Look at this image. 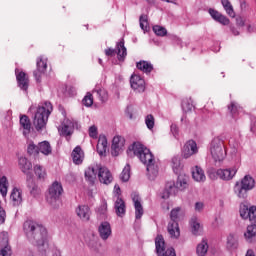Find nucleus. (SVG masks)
Returning a JSON list of instances; mask_svg holds the SVG:
<instances>
[{"label": "nucleus", "mask_w": 256, "mask_h": 256, "mask_svg": "<svg viewBox=\"0 0 256 256\" xmlns=\"http://www.w3.org/2000/svg\"><path fill=\"white\" fill-rule=\"evenodd\" d=\"M82 103L85 107H91V105H93V95L91 93H87L83 98Z\"/></svg>", "instance_id": "nucleus-50"}, {"label": "nucleus", "mask_w": 256, "mask_h": 256, "mask_svg": "<svg viewBox=\"0 0 256 256\" xmlns=\"http://www.w3.org/2000/svg\"><path fill=\"white\" fill-rule=\"evenodd\" d=\"M248 219H249V221H256V207L255 206H252L249 208Z\"/></svg>", "instance_id": "nucleus-52"}, {"label": "nucleus", "mask_w": 256, "mask_h": 256, "mask_svg": "<svg viewBox=\"0 0 256 256\" xmlns=\"http://www.w3.org/2000/svg\"><path fill=\"white\" fill-rule=\"evenodd\" d=\"M172 169L176 175H180L181 171H183V164L181 163L180 156H174L172 158Z\"/></svg>", "instance_id": "nucleus-33"}, {"label": "nucleus", "mask_w": 256, "mask_h": 256, "mask_svg": "<svg viewBox=\"0 0 256 256\" xmlns=\"http://www.w3.org/2000/svg\"><path fill=\"white\" fill-rule=\"evenodd\" d=\"M76 215L81 221H89L91 218V209L87 205H79L76 208Z\"/></svg>", "instance_id": "nucleus-25"}, {"label": "nucleus", "mask_w": 256, "mask_h": 256, "mask_svg": "<svg viewBox=\"0 0 256 256\" xmlns=\"http://www.w3.org/2000/svg\"><path fill=\"white\" fill-rule=\"evenodd\" d=\"M156 253L158 256H177L174 248H165V239L158 235L155 239Z\"/></svg>", "instance_id": "nucleus-10"}, {"label": "nucleus", "mask_w": 256, "mask_h": 256, "mask_svg": "<svg viewBox=\"0 0 256 256\" xmlns=\"http://www.w3.org/2000/svg\"><path fill=\"white\" fill-rule=\"evenodd\" d=\"M240 217H242V219H249V207L246 205L240 207Z\"/></svg>", "instance_id": "nucleus-51"}, {"label": "nucleus", "mask_w": 256, "mask_h": 256, "mask_svg": "<svg viewBox=\"0 0 256 256\" xmlns=\"http://www.w3.org/2000/svg\"><path fill=\"white\" fill-rule=\"evenodd\" d=\"M9 189V181L6 176L0 178V193L2 197H7V191Z\"/></svg>", "instance_id": "nucleus-38"}, {"label": "nucleus", "mask_w": 256, "mask_h": 256, "mask_svg": "<svg viewBox=\"0 0 256 256\" xmlns=\"http://www.w3.org/2000/svg\"><path fill=\"white\" fill-rule=\"evenodd\" d=\"M61 195H63V185L55 181L46 193V202L52 209H59L61 205Z\"/></svg>", "instance_id": "nucleus-5"}, {"label": "nucleus", "mask_w": 256, "mask_h": 256, "mask_svg": "<svg viewBox=\"0 0 256 256\" xmlns=\"http://www.w3.org/2000/svg\"><path fill=\"white\" fill-rule=\"evenodd\" d=\"M0 256H11V246L6 245L0 250Z\"/></svg>", "instance_id": "nucleus-54"}, {"label": "nucleus", "mask_w": 256, "mask_h": 256, "mask_svg": "<svg viewBox=\"0 0 256 256\" xmlns=\"http://www.w3.org/2000/svg\"><path fill=\"white\" fill-rule=\"evenodd\" d=\"M244 237L248 243L253 241V237H256V225L252 224L247 227V231L244 234Z\"/></svg>", "instance_id": "nucleus-36"}, {"label": "nucleus", "mask_w": 256, "mask_h": 256, "mask_svg": "<svg viewBox=\"0 0 256 256\" xmlns=\"http://www.w3.org/2000/svg\"><path fill=\"white\" fill-rule=\"evenodd\" d=\"M28 187L30 189V194L34 197H39V195H41V189L37 184H29Z\"/></svg>", "instance_id": "nucleus-48"}, {"label": "nucleus", "mask_w": 256, "mask_h": 256, "mask_svg": "<svg viewBox=\"0 0 256 256\" xmlns=\"http://www.w3.org/2000/svg\"><path fill=\"white\" fill-rule=\"evenodd\" d=\"M209 251V244L207 240L203 239L196 247V253L198 256H206Z\"/></svg>", "instance_id": "nucleus-34"}, {"label": "nucleus", "mask_w": 256, "mask_h": 256, "mask_svg": "<svg viewBox=\"0 0 256 256\" xmlns=\"http://www.w3.org/2000/svg\"><path fill=\"white\" fill-rule=\"evenodd\" d=\"M236 23L239 27H243V25H245V22L243 21V18H237Z\"/></svg>", "instance_id": "nucleus-59"}, {"label": "nucleus", "mask_w": 256, "mask_h": 256, "mask_svg": "<svg viewBox=\"0 0 256 256\" xmlns=\"http://www.w3.org/2000/svg\"><path fill=\"white\" fill-rule=\"evenodd\" d=\"M221 4L229 17H235V10H233V5L229 0H221Z\"/></svg>", "instance_id": "nucleus-39"}, {"label": "nucleus", "mask_w": 256, "mask_h": 256, "mask_svg": "<svg viewBox=\"0 0 256 256\" xmlns=\"http://www.w3.org/2000/svg\"><path fill=\"white\" fill-rule=\"evenodd\" d=\"M117 197H121V187L116 184L114 186V199H117Z\"/></svg>", "instance_id": "nucleus-56"}, {"label": "nucleus", "mask_w": 256, "mask_h": 256, "mask_svg": "<svg viewBox=\"0 0 256 256\" xmlns=\"http://www.w3.org/2000/svg\"><path fill=\"white\" fill-rule=\"evenodd\" d=\"M226 247L229 251H235L239 247V238L234 234H229Z\"/></svg>", "instance_id": "nucleus-30"}, {"label": "nucleus", "mask_w": 256, "mask_h": 256, "mask_svg": "<svg viewBox=\"0 0 256 256\" xmlns=\"http://www.w3.org/2000/svg\"><path fill=\"white\" fill-rule=\"evenodd\" d=\"M228 109L232 115V117L236 118L239 113H241V106L237 104V102H231L230 105L228 106Z\"/></svg>", "instance_id": "nucleus-41"}, {"label": "nucleus", "mask_w": 256, "mask_h": 256, "mask_svg": "<svg viewBox=\"0 0 256 256\" xmlns=\"http://www.w3.org/2000/svg\"><path fill=\"white\" fill-rule=\"evenodd\" d=\"M132 151L141 163L147 167L148 179H150V181H155L157 175H159V166L155 164V156H153L151 150L145 147V145L135 142L132 145Z\"/></svg>", "instance_id": "nucleus-2"}, {"label": "nucleus", "mask_w": 256, "mask_h": 256, "mask_svg": "<svg viewBox=\"0 0 256 256\" xmlns=\"http://www.w3.org/2000/svg\"><path fill=\"white\" fill-rule=\"evenodd\" d=\"M27 151L29 155H37L39 153V144L35 145L34 142H29Z\"/></svg>", "instance_id": "nucleus-47"}, {"label": "nucleus", "mask_w": 256, "mask_h": 256, "mask_svg": "<svg viewBox=\"0 0 256 256\" xmlns=\"http://www.w3.org/2000/svg\"><path fill=\"white\" fill-rule=\"evenodd\" d=\"M16 79L18 83V87L22 91H27L29 89V78L27 77V74L25 72H20L16 69Z\"/></svg>", "instance_id": "nucleus-21"}, {"label": "nucleus", "mask_w": 256, "mask_h": 256, "mask_svg": "<svg viewBox=\"0 0 256 256\" xmlns=\"http://www.w3.org/2000/svg\"><path fill=\"white\" fill-rule=\"evenodd\" d=\"M164 1L165 3H175L173 0H162Z\"/></svg>", "instance_id": "nucleus-64"}, {"label": "nucleus", "mask_w": 256, "mask_h": 256, "mask_svg": "<svg viewBox=\"0 0 256 256\" xmlns=\"http://www.w3.org/2000/svg\"><path fill=\"white\" fill-rule=\"evenodd\" d=\"M92 93L98 97V99L101 101V103H105L107 101V90L103 88H95Z\"/></svg>", "instance_id": "nucleus-37"}, {"label": "nucleus", "mask_w": 256, "mask_h": 256, "mask_svg": "<svg viewBox=\"0 0 256 256\" xmlns=\"http://www.w3.org/2000/svg\"><path fill=\"white\" fill-rule=\"evenodd\" d=\"M131 88L137 93H143L145 91V80L139 75H132L130 78Z\"/></svg>", "instance_id": "nucleus-14"}, {"label": "nucleus", "mask_w": 256, "mask_h": 256, "mask_svg": "<svg viewBox=\"0 0 256 256\" xmlns=\"http://www.w3.org/2000/svg\"><path fill=\"white\" fill-rule=\"evenodd\" d=\"M170 129H171V133L174 135V137H177V135H179V128L177 127V125L172 124Z\"/></svg>", "instance_id": "nucleus-58"}, {"label": "nucleus", "mask_w": 256, "mask_h": 256, "mask_svg": "<svg viewBox=\"0 0 256 256\" xmlns=\"http://www.w3.org/2000/svg\"><path fill=\"white\" fill-rule=\"evenodd\" d=\"M192 177L194 181H197L198 183H204V181L207 179L205 176V171H203V168L200 166H195L192 168Z\"/></svg>", "instance_id": "nucleus-27"}, {"label": "nucleus", "mask_w": 256, "mask_h": 256, "mask_svg": "<svg viewBox=\"0 0 256 256\" xmlns=\"http://www.w3.org/2000/svg\"><path fill=\"white\" fill-rule=\"evenodd\" d=\"M74 165H81L85 161V152L81 149V146H76L71 154Z\"/></svg>", "instance_id": "nucleus-23"}, {"label": "nucleus", "mask_w": 256, "mask_h": 256, "mask_svg": "<svg viewBox=\"0 0 256 256\" xmlns=\"http://www.w3.org/2000/svg\"><path fill=\"white\" fill-rule=\"evenodd\" d=\"M99 237L102 241H107L109 237L113 234V230H111V224L107 221L102 222L98 227Z\"/></svg>", "instance_id": "nucleus-16"}, {"label": "nucleus", "mask_w": 256, "mask_h": 256, "mask_svg": "<svg viewBox=\"0 0 256 256\" xmlns=\"http://www.w3.org/2000/svg\"><path fill=\"white\" fill-rule=\"evenodd\" d=\"M209 14L211 15L212 19H214V21H217L221 25H229V18L219 13V11L215 9H209Z\"/></svg>", "instance_id": "nucleus-26"}, {"label": "nucleus", "mask_w": 256, "mask_h": 256, "mask_svg": "<svg viewBox=\"0 0 256 256\" xmlns=\"http://www.w3.org/2000/svg\"><path fill=\"white\" fill-rule=\"evenodd\" d=\"M181 208L177 207L170 212V221L168 223V233L172 239H179L181 231L179 230V213Z\"/></svg>", "instance_id": "nucleus-7"}, {"label": "nucleus", "mask_w": 256, "mask_h": 256, "mask_svg": "<svg viewBox=\"0 0 256 256\" xmlns=\"http://www.w3.org/2000/svg\"><path fill=\"white\" fill-rule=\"evenodd\" d=\"M18 165L25 175H29V170L33 169V164L26 157H20L18 160Z\"/></svg>", "instance_id": "nucleus-29"}, {"label": "nucleus", "mask_w": 256, "mask_h": 256, "mask_svg": "<svg viewBox=\"0 0 256 256\" xmlns=\"http://www.w3.org/2000/svg\"><path fill=\"white\" fill-rule=\"evenodd\" d=\"M190 227L193 235H201V231H203V227L201 226V222H199L198 217L191 218Z\"/></svg>", "instance_id": "nucleus-31"}, {"label": "nucleus", "mask_w": 256, "mask_h": 256, "mask_svg": "<svg viewBox=\"0 0 256 256\" xmlns=\"http://www.w3.org/2000/svg\"><path fill=\"white\" fill-rule=\"evenodd\" d=\"M182 111L184 113H189V111H193V103H191L189 100H183Z\"/></svg>", "instance_id": "nucleus-49"}, {"label": "nucleus", "mask_w": 256, "mask_h": 256, "mask_svg": "<svg viewBox=\"0 0 256 256\" xmlns=\"http://www.w3.org/2000/svg\"><path fill=\"white\" fill-rule=\"evenodd\" d=\"M247 31H248V33H253V31H254L253 26L248 25Z\"/></svg>", "instance_id": "nucleus-62"}, {"label": "nucleus", "mask_w": 256, "mask_h": 256, "mask_svg": "<svg viewBox=\"0 0 256 256\" xmlns=\"http://www.w3.org/2000/svg\"><path fill=\"white\" fill-rule=\"evenodd\" d=\"M208 153L212 157L214 163H221L227 157L225 142L219 137H215L208 145Z\"/></svg>", "instance_id": "nucleus-4"}, {"label": "nucleus", "mask_w": 256, "mask_h": 256, "mask_svg": "<svg viewBox=\"0 0 256 256\" xmlns=\"http://www.w3.org/2000/svg\"><path fill=\"white\" fill-rule=\"evenodd\" d=\"M23 231L27 239L36 245L41 253H45L49 249V242L47 241V228L38 224L33 220H27L23 224Z\"/></svg>", "instance_id": "nucleus-1"}, {"label": "nucleus", "mask_w": 256, "mask_h": 256, "mask_svg": "<svg viewBox=\"0 0 256 256\" xmlns=\"http://www.w3.org/2000/svg\"><path fill=\"white\" fill-rule=\"evenodd\" d=\"M88 133H89V137H91L92 139H97V135H98L97 126L95 125L90 126Z\"/></svg>", "instance_id": "nucleus-53"}, {"label": "nucleus", "mask_w": 256, "mask_h": 256, "mask_svg": "<svg viewBox=\"0 0 256 256\" xmlns=\"http://www.w3.org/2000/svg\"><path fill=\"white\" fill-rule=\"evenodd\" d=\"M98 179L100 183H103L104 185H109L113 181V175L111 174V171L107 169L105 166H100V170L98 172Z\"/></svg>", "instance_id": "nucleus-18"}, {"label": "nucleus", "mask_w": 256, "mask_h": 256, "mask_svg": "<svg viewBox=\"0 0 256 256\" xmlns=\"http://www.w3.org/2000/svg\"><path fill=\"white\" fill-rule=\"evenodd\" d=\"M255 189V178L251 175L244 176L240 182H236L234 193L239 199H247V193Z\"/></svg>", "instance_id": "nucleus-6"}, {"label": "nucleus", "mask_w": 256, "mask_h": 256, "mask_svg": "<svg viewBox=\"0 0 256 256\" xmlns=\"http://www.w3.org/2000/svg\"><path fill=\"white\" fill-rule=\"evenodd\" d=\"M204 207H205V205L203 204V202L195 203V211H197L198 213H201V211H203Z\"/></svg>", "instance_id": "nucleus-57"}, {"label": "nucleus", "mask_w": 256, "mask_h": 256, "mask_svg": "<svg viewBox=\"0 0 256 256\" xmlns=\"http://www.w3.org/2000/svg\"><path fill=\"white\" fill-rule=\"evenodd\" d=\"M6 217L7 213L5 212V209L0 208V225H3V223H5Z\"/></svg>", "instance_id": "nucleus-55"}, {"label": "nucleus", "mask_w": 256, "mask_h": 256, "mask_svg": "<svg viewBox=\"0 0 256 256\" xmlns=\"http://www.w3.org/2000/svg\"><path fill=\"white\" fill-rule=\"evenodd\" d=\"M106 57H115L117 53L118 61H125L127 57V48L125 47V40H120L116 43V50L108 48L104 50Z\"/></svg>", "instance_id": "nucleus-9"}, {"label": "nucleus", "mask_w": 256, "mask_h": 256, "mask_svg": "<svg viewBox=\"0 0 256 256\" xmlns=\"http://www.w3.org/2000/svg\"><path fill=\"white\" fill-rule=\"evenodd\" d=\"M147 3H149L150 5H153V3H155V0H146Z\"/></svg>", "instance_id": "nucleus-63"}, {"label": "nucleus", "mask_w": 256, "mask_h": 256, "mask_svg": "<svg viewBox=\"0 0 256 256\" xmlns=\"http://www.w3.org/2000/svg\"><path fill=\"white\" fill-rule=\"evenodd\" d=\"M137 69L143 71V73H151L153 71V64L151 62H147L142 60L136 64Z\"/></svg>", "instance_id": "nucleus-35"}, {"label": "nucleus", "mask_w": 256, "mask_h": 256, "mask_svg": "<svg viewBox=\"0 0 256 256\" xmlns=\"http://www.w3.org/2000/svg\"><path fill=\"white\" fill-rule=\"evenodd\" d=\"M145 125L147 127V129H153V127H155V117L152 114H148L145 117Z\"/></svg>", "instance_id": "nucleus-46"}, {"label": "nucleus", "mask_w": 256, "mask_h": 256, "mask_svg": "<svg viewBox=\"0 0 256 256\" xmlns=\"http://www.w3.org/2000/svg\"><path fill=\"white\" fill-rule=\"evenodd\" d=\"M10 201L14 207H19L23 203V190L15 187L10 194Z\"/></svg>", "instance_id": "nucleus-20"}, {"label": "nucleus", "mask_w": 256, "mask_h": 256, "mask_svg": "<svg viewBox=\"0 0 256 256\" xmlns=\"http://www.w3.org/2000/svg\"><path fill=\"white\" fill-rule=\"evenodd\" d=\"M34 173L38 179H45L47 177V172L45 171V168L41 165H35L34 166Z\"/></svg>", "instance_id": "nucleus-42"}, {"label": "nucleus", "mask_w": 256, "mask_h": 256, "mask_svg": "<svg viewBox=\"0 0 256 256\" xmlns=\"http://www.w3.org/2000/svg\"><path fill=\"white\" fill-rule=\"evenodd\" d=\"M125 145V139L121 136H115L112 140V155L117 157Z\"/></svg>", "instance_id": "nucleus-22"}, {"label": "nucleus", "mask_w": 256, "mask_h": 256, "mask_svg": "<svg viewBox=\"0 0 256 256\" xmlns=\"http://www.w3.org/2000/svg\"><path fill=\"white\" fill-rule=\"evenodd\" d=\"M245 256H255V252L253 250L249 249V250H247Z\"/></svg>", "instance_id": "nucleus-60"}, {"label": "nucleus", "mask_w": 256, "mask_h": 256, "mask_svg": "<svg viewBox=\"0 0 256 256\" xmlns=\"http://www.w3.org/2000/svg\"><path fill=\"white\" fill-rule=\"evenodd\" d=\"M147 15H141L139 18L140 28L142 31H149V22H147Z\"/></svg>", "instance_id": "nucleus-45"}, {"label": "nucleus", "mask_w": 256, "mask_h": 256, "mask_svg": "<svg viewBox=\"0 0 256 256\" xmlns=\"http://www.w3.org/2000/svg\"><path fill=\"white\" fill-rule=\"evenodd\" d=\"M177 189H179L180 191L187 189V178L179 175L176 183H167L164 192L162 193V199H169L171 195H175Z\"/></svg>", "instance_id": "nucleus-8"}, {"label": "nucleus", "mask_w": 256, "mask_h": 256, "mask_svg": "<svg viewBox=\"0 0 256 256\" xmlns=\"http://www.w3.org/2000/svg\"><path fill=\"white\" fill-rule=\"evenodd\" d=\"M60 134L63 135V137H71V135H73V126L71 124H63Z\"/></svg>", "instance_id": "nucleus-43"}, {"label": "nucleus", "mask_w": 256, "mask_h": 256, "mask_svg": "<svg viewBox=\"0 0 256 256\" xmlns=\"http://www.w3.org/2000/svg\"><path fill=\"white\" fill-rule=\"evenodd\" d=\"M231 31H232L233 35H235V36L239 35V30H237V28H235V27H231Z\"/></svg>", "instance_id": "nucleus-61"}, {"label": "nucleus", "mask_w": 256, "mask_h": 256, "mask_svg": "<svg viewBox=\"0 0 256 256\" xmlns=\"http://www.w3.org/2000/svg\"><path fill=\"white\" fill-rule=\"evenodd\" d=\"M101 165H92L85 169L84 177L85 181L90 185H95V181H97V177H99Z\"/></svg>", "instance_id": "nucleus-11"}, {"label": "nucleus", "mask_w": 256, "mask_h": 256, "mask_svg": "<svg viewBox=\"0 0 256 256\" xmlns=\"http://www.w3.org/2000/svg\"><path fill=\"white\" fill-rule=\"evenodd\" d=\"M96 149L100 157L105 156V154L107 153V137L105 136L99 137Z\"/></svg>", "instance_id": "nucleus-28"}, {"label": "nucleus", "mask_w": 256, "mask_h": 256, "mask_svg": "<svg viewBox=\"0 0 256 256\" xmlns=\"http://www.w3.org/2000/svg\"><path fill=\"white\" fill-rule=\"evenodd\" d=\"M20 131L24 137H29V133H31V120L27 115L20 116Z\"/></svg>", "instance_id": "nucleus-24"}, {"label": "nucleus", "mask_w": 256, "mask_h": 256, "mask_svg": "<svg viewBox=\"0 0 256 256\" xmlns=\"http://www.w3.org/2000/svg\"><path fill=\"white\" fill-rule=\"evenodd\" d=\"M37 69L34 71V77L37 81V83H41V77L45 71H47V58H44L43 56L39 57L37 59Z\"/></svg>", "instance_id": "nucleus-13"}, {"label": "nucleus", "mask_w": 256, "mask_h": 256, "mask_svg": "<svg viewBox=\"0 0 256 256\" xmlns=\"http://www.w3.org/2000/svg\"><path fill=\"white\" fill-rule=\"evenodd\" d=\"M38 149L39 153H42V155L45 156H49L51 153H53V148L51 147L49 141H42L38 143Z\"/></svg>", "instance_id": "nucleus-32"}, {"label": "nucleus", "mask_w": 256, "mask_h": 256, "mask_svg": "<svg viewBox=\"0 0 256 256\" xmlns=\"http://www.w3.org/2000/svg\"><path fill=\"white\" fill-rule=\"evenodd\" d=\"M114 211L117 217H125V213H127V206L125 205L123 198L117 196V198L114 199Z\"/></svg>", "instance_id": "nucleus-17"}, {"label": "nucleus", "mask_w": 256, "mask_h": 256, "mask_svg": "<svg viewBox=\"0 0 256 256\" xmlns=\"http://www.w3.org/2000/svg\"><path fill=\"white\" fill-rule=\"evenodd\" d=\"M132 197V201L134 203V209H135V217L136 219H141V217H143V205L141 204V197H139V194L137 193H132L131 195Z\"/></svg>", "instance_id": "nucleus-19"}, {"label": "nucleus", "mask_w": 256, "mask_h": 256, "mask_svg": "<svg viewBox=\"0 0 256 256\" xmlns=\"http://www.w3.org/2000/svg\"><path fill=\"white\" fill-rule=\"evenodd\" d=\"M216 175L219 179H222V181H231V179L237 175V168L218 169Z\"/></svg>", "instance_id": "nucleus-15"}, {"label": "nucleus", "mask_w": 256, "mask_h": 256, "mask_svg": "<svg viewBox=\"0 0 256 256\" xmlns=\"http://www.w3.org/2000/svg\"><path fill=\"white\" fill-rule=\"evenodd\" d=\"M121 181H124V183H127L129 179H131V166L129 164H126L124 167L121 175H120Z\"/></svg>", "instance_id": "nucleus-40"}, {"label": "nucleus", "mask_w": 256, "mask_h": 256, "mask_svg": "<svg viewBox=\"0 0 256 256\" xmlns=\"http://www.w3.org/2000/svg\"><path fill=\"white\" fill-rule=\"evenodd\" d=\"M152 29L158 37H165L167 35V29L163 26L155 25Z\"/></svg>", "instance_id": "nucleus-44"}, {"label": "nucleus", "mask_w": 256, "mask_h": 256, "mask_svg": "<svg viewBox=\"0 0 256 256\" xmlns=\"http://www.w3.org/2000/svg\"><path fill=\"white\" fill-rule=\"evenodd\" d=\"M199 153V148L197 147V142L194 140H189L185 143L182 149V155L184 159H189L192 155H197Z\"/></svg>", "instance_id": "nucleus-12"}, {"label": "nucleus", "mask_w": 256, "mask_h": 256, "mask_svg": "<svg viewBox=\"0 0 256 256\" xmlns=\"http://www.w3.org/2000/svg\"><path fill=\"white\" fill-rule=\"evenodd\" d=\"M53 112V105L51 102H44L39 105L37 111L34 115V126L37 131H41L47 125V121H49V115Z\"/></svg>", "instance_id": "nucleus-3"}]
</instances>
